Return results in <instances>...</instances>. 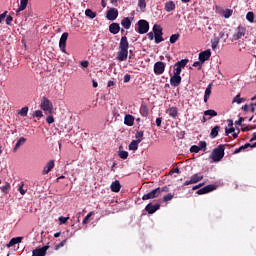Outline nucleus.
<instances>
[{"mask_svg":"<svg viewBox=\"0 0 256 256\" xmlns=\"http://www.w3.org/2000/svg\"><path fill=\"white\" fill-rule=\"evenodd\" d=\"M68 37H69V33H67V32H64L60 37L59 47H60V51H62V53H66L65 49L67 47Z\"/></svg>","mask_w":256,"mask_h":256,"instance_id":"7","label":"nucleus"},{"mask_svg":"<svg viewBox=\"0 0 256 256\" xmlns=\"http://www.w3.org/2000/svg\"><path fill=\"white\" fill-rule=\"evenodd\" d=\"M136 139H141L143 141V131H138L135 134Z\"/></svg>","mask_w":256,"mask_h":256,"instance_id":"57","label":"nucleus"},{"mask_svg":"<svg viewBox=\"0 0 256 256\" xmlns=\"http://www.w3.org/2000/svg\"><path fill=\"white\" fill-rule=\"evenodd\" d=\"M198 148L200 149V151H206L207 150V142L200 141L198 144Z\"/></svg>","mask_w":256,"mask_h":256,"instance_id":"41","label":"nucleus"},{"mask_svg":"<svg viewBox=\"0 0 256 256\" xmlns=\"http://www.w3.org/2000/svg\"><path fill=\"white\" fill-rule=\"evenodd\" d=\"M231 15H233V10L226 9L223 11V17H225V19H229V17H231Z\"/></svg>","mask_w":256,"mask_h":256,"instance_id":"40","label":"nucleus"},{"mask_svg":"<svg viewBox=\"0 0 256 256\" xmlns=\"http://www.w3.org/2000/svg\"><path fill=\"white\" fill-rule=\"evenodd\" d=\"M217 45H219V38H215L214 40H212V49H217Z\"/></svg>","mask_w":256,"mask_h":256,"instance_id":"53","label":"nucleus"},{"mask_svg":"<svg viewBox=\"0 0 256 256\" xmlns=\"http://www.w3.org/2000/svg\"><path fill=\"white\" fill-rule=\"evenodd\" d=\"M243 121H245V117H240L235 123L237 125H241V123H243Z\"/></svg>","mask_w":256,"mask_h":256,"instance_id":"64","label":"nucleus"},{"mask_svg":"<svg viewBox=\"0 0 256 256\" xmlns=\"http://www.w3.org/2000/svg\"><path fill=\"white\" fill-rule=\"evenodd\" d=\"M119 17V10L117 8H110L106 13L108 21H115Z\"/></svg>","mask_w":256,"mask_h":256,"instance_id":"8","label":"nucleus"},{"mask_svg":"<svg viewBox=\"0 0 256 256\" xmlns=\"http://www.w3.org/2000/svg\"><path fill=\"white\" fill-rule=\"evenodd\" d=\"M123 81H124V83H129V81H131V75L126 74V75L124 76Z\"/></svg>","mask_w":256,"mask_h":256,"instance_id":"59","label":"nucleus"},{"mask_svg":"<svg viewBox=\"0 0 256 256\" xmlns=\"http://www.w3.org/2000/svg\"><path fill=\"white\" fill-rule=\"evenodd\" d=\"M23 187H25V184L22 182L20 187L18 188L20 195H25V193H27V190L23 189Z\"/></svg>","mask_w":256,"mask_h":256,"instance_id":"50","label":"nucleus"},{"mask_svg":"<svg viewBox=\"0 0 256 256\" xmlns=\"http://www.w3.org/2000/svg\"><path fill=\"white\" fill-rule=\"evenodd\" d=\"M139 143H141V139L132 140L129 144L130 151H137L139 149Z\"/></svg>","mask_w":256,"mask_h":256,"instance_id":"23","label":"nucleus"},{"mask_svg":"<svg viewBox=\"0 0 256 256\" xmlns=\"http://www.w3.org/2000/svg\"><path fill=\"white\" fill-rule=\"evenodd\" d=\"M153 33L154 35H163V28L160 25L155 24L153 26Z\"/></svg>","mask_w":256,"mask_h":256,"instance_id":"31","label":"nucleus"},{"mask_svg":"<svg viewBox=\"0 0 256 256\" xmlns=\"http://www.w3.org/2000/svg\"><path fill=\"white\" fill-rule=\"evenodd\" d=\"M138 7L143 10L145 7H147V2L145 0H138Z\"/></svg>","mask_w":256,"mask_h":256,"instance_id":"44","label":"nucleus"},{"mask_svg":"<svg viewBox=\"0 0 256 256\" xmlns=\"http://www.w3.org/2000/svg\"><path fill=\"white\" fill-rule=\"evenodd\" d=\"M179 37H181V34L177 33V34H172L170 36V43L171 45L177 43V41H179Z\"/></svg>","mask_w":256,"mask_h":256,"instance_id":"34","label":"nucleus"},{"mask_svg":"<svg viewBox=\"0 0 256 256\" xmlns=\"http://www.w3.org/2000/svg\"><path fill=\"white\" fill-rule=\"evenodd\" d=\"M124 123L128 126V127H133V125H135V117H133V115L128 114L124 117Z\"/></svg>","mask_w":256,"mask_h":256,"instance_id":"20","label":"nucleus"},{"mask_svg":"<svg viewBox=\"0 0 256 256\" xmlns=\"http://www.w3.org/2000/svg\"><path fill=\"white\" fill-rule=\"evenodd\" d=\"M200 151L201 150H200L199 146H197V145H193L190 148V153H199Z\"/></svg>","mask_w":256,"mask_h":256,"instance_id":"49","label":"nucleus"},{"mask_svg":"<svg viewBox=\"0 0 256 256\" xmlns=\"http://www.w3.org/2000/svg\"><path fill=\"white\" fill-rule=\"evenodd\" d=\"M164 9L165 11H167V13H171V11H175V2H173V0L166 2Z\"/></svg>","mask_w":256,"mask_h":256,"instance_id":"22","label":"nucleus"},{"mask_svg":"<svg viewBox=\"0 0 256 256\" xmlns=\"http://www.w3.org/2000/svg\"><path fill=\"white\" fill-rule=\"evenodd\" d=\"M245 33H247V28L243 25H239L236 29V32L233 34V40L239 41V39L245 37Z\"/></svg>","mask_w":256,"mask_h":256,"instance_id":"5","label":"nucleus"},{"mask_svg":"<svg viewBox=\"0 0 256 256\" xmlns=\"http://www.w3.org/2000/svg\"><path fill=\"white\" fill-rule=\"evenodd\" d=\"M155 43H163L165 39L163 38V34L154 35Z\"/></svg>","mask_w":256,"mask_h":256,"instance_id":"38","label":"nucleus"},{"mask_svg":"<svg viewBox=\"0 0 256 256\" xmlns=\"http://www.w3.org/2000/svg\"><path fill=\"white\" fill-rule=\"evenodd\" d=\"M140 114L142 115V117H147V115H149V108L145 104H141Z\"/></svg>","mask_w":256,"mask_h":256,"instance_id":"28","label":"nucleus"},{"mask_svg":"<svg viewBox=\"0 0 256 256\" xmlns=\"http://www.w3.org/2000/svg\"><path fill=\"white\" fill-rule=\"evenodd\" d=\"M187 63H189V59H182L178 62H176V66H179L180 68L187 67Z\"/></svg>","mask_w":256,"mask_h":256,"instance_id":"35","label":"nucleus"},{"mask_svg":"<svg viewBox=\"0 0 256 256\" xmlns=\"http://www.w3.org/2000/svg\"><path fill=\"white\" fill-rule=\"evenodd\" d=\"M156 189H159V195H161L162 193H169V188L168 186H164V187H158Z\"/></svg>","mask_w":256,"mask_h":256,"instance_id":"46","label":"nucleus"},{"mask_svg":"<svg viewBox=\"0 0 256 256\" xmlns=\"http://www.w3.org/2000/svg\"><path fill=\"white\" fill-rule=\"evenodd\" d=\"M212 86H213V84H209L205 90L204 103H207V101H209V97H211V87Z\"/></svg>","mask_w":256,"mask_h":256,"instance_id":"27","label":"nucleus"},{"mask_svg":"<svg viewBox=\"0 0 256 256\" xmlns=\"http://www.w3.org/2000/svg\"><path fill=\"white\" fill-rule=\"evenodd\" d=\"M121 25L124 29H131V19L129 17H125L121 20Z\"/></svg>","mask_w":256,"mask_h":256,"instance_id":"25","label":"nucleus"},{"mask_svg":"<svg viewBox=\"0 0 256 256\" xmlns=\"http://www.w3.org/2000/svg\"><path fill=\"white\" fill-rule=\"evenodd\" d=\"M49 251V246H43L42 248H36L32 251V256H45Z\"/></svg>","mask_w":256,"mask_h":256,"instance_id":"14","label":"nucleus"},{"mask_svg":"<svg viewBox=\"0 0 256 256\" xmlns=\"http://www.w3.org/2000/svg\"><path fill=\"white\" fill-rule=\"evenodd\" d=\"M159 209H161V204L156 203V204H152L149 203L146 207H145V211H147V213H149V215H153V213H155L156 211H159Z\"/></svg>","mask_w":256,"mask_h":256,"instance_id":"11","label":"nucleus"},{"mask_svg":"<svg viewBox=\"0 0 256 256\" xmlns=\"http://www.w3.org/2000/svg\"><path fill=\"white\" fill-rule=\"evenodd\" d=\"M136 33H139L140 35H145V33L149 32V22L147 20H139L137 22V27L135 28Z\"/></svg>","mask_w":256,"mask_h":256,"instance_id":"4","label":"nucleus"},{"mask_svg":"<svg viewBox=\"0 0 256 256\" xmlns=\"http://www.w3.org/2000/svg\"><path fill=\"white\" fill-rule=\"evenodd\" d=\"M193 67H199L198 69H201V67H203V63L201 62V60L196 61L193 63Z\"/></svg>","mask_w":256,"mask_h":256,"instance_id":"58","label":"nucleus"},{"mask_svg":"<svg viewBox=\"0 0 256 256\" xmlns=\"http://www.w3.org/2000/svg\"><path fill=\"white\" fill-rule=\"evenodd\" d=\"M155 75H163L165 73V62L159 61L154 64Z\"/></svg>","mask_w":256,"mask_h":256,"instance_id":"10","label":"nucleus"},{"mask_svg":"<svg viewBox=\"0 0 256 256\" xmlns=\"http://www.w3.org/2000/svg\"><path fill=\"white\" fill-rule=\"evenodd\" d=\"M127 57H129V40L127 39V36H122L119 43L117 60L127 61Z\"/></svg>","mask_w":256,"mask_h":256,"instance_id":"1","label":"nucleus"},{"mask_svg":"<svg viewBox=\"0 0 256 256\" xmlns=\"http://www.w3.org/2000/svg\"><path fill=\"white\" fill-rule=\"evenodd\" d=\"M109 31L112 33V35H117L121 31V26L119 23H112L109 25Z\"/></svg>","mask_w":256,"mask_h":256,"instance_id":"17","label":"nucleus"},{"mask_svg":"<svg viewBox=\"0 0 256 256\" xmlns=\"http://www.w3.org/2000/svg\"><path fill=\"white\" fill-rule=\"evenodd\" d=\"M46 123H48V125H51L52 123H55V118H53V116H48L46 118Z\"/></svg>","mask_w":256,"mask_h":256,"instance_id":"54","label":"nucleus"},{"mask_svg":"<svg viewBox=\"0 0 256 256\" xmlns=\"http://www.w3.org/2000/svg\"><path fill=\"white\" fill-rule=\"evenodd\" d=\"M91 217H93V212H90L85 216V218L82 221L83 225H87V223H89V219H91Z\"/></svg>","mask_w":256,"mask_h":256,"instance_id":"42","label":"nucleus"},{"mask_svg":"<svg viewBox=\"0 0 256 256\" xmlns=\"http://www.w3.org/2000/svg\"><path fill=\"white\" fill-rule=\"evenodd\" d=\"M203 185H205V183H200V184H198L196 186H193L192 190L193 191H197V189H201V187H203Z\"/></svg>","mask_w":256,"mask_h":256,"instance_id":"60","label":"nucleus"},{"mask_svg":"<svg viewBox=\"0 0 256 256\" xmlns=\"http://www.w3.org/2000/svg\"><path fill=\"white\" fill-rule=\"evenodd\" d=\"M12 21H13V17L12 16H7L6 17V25H11Z\"/></svg>","mask_w":256,"mask_h":256,"instance_id":"61","label":"nucleus"},{"mask_svg":"<svg viewBox=\"0 0 256 256\" xmlns=\"http://www.w3.org/2000/svg\"><path fill=\"white\" fill-rule=\"evenodd\" d=\"M223 157H225V144H220L212 151L210 158L214 163H219Z\"/></svg>","mask_w":256,"mask_h":256,"instance_id":"2","label":"nucleus"},{"mask_svg":"<svg viewBox=\"0 0 256 256\" xmlns=\"http://www.w3.org/2000/svg\"><path fill=\"white\" fill-rule=\"evenodd\" d=\"M23 238L21 237H15L10 240V242L7 244V247H13V245H17L18 243H21Z\"/></svg>","mask_w":256,"mask_h":256,"instance_id":"29","label":"nucleus"},{"mask_svg":"<svg viewBox=\"0 0 256 256\" xmlns=\"http://www.w3.org/2000/svg\"><path fill=\"white\" fill-rule=\"evenodd\" d=\"M65 243H67V239L62 240L59 244L55 246V251H58V249H61V247H65Z\"/></svg>","mask_w":256,"mask_h":256,"instance_id":"45","label":"nucleus"},{"mask_svg":"<svg viewBox=\"0 0 256 256\" xmlns=\"http://www.w3.org/2000/svg\"><path fill=\"white\" fill-rule=\"evenodd\" d=\"M251 147V143H246L239 147L240 151H245V149H249Z\"/></svg>","mask_w":256,"mask_h":256,"instance_id":"56","label":"nucleus"},{"mask_svg":"<svg viewBox=\"0 0 256 256\" xmlns=\"http://www.w3.org/2000/svg\"><path fill=\"white\" fill-rule=\"evenodd\" d=\"M157 197H159V189H154L151 192L144 194L142 200L147 201L149 199H157Z\"/></svg>","mask_w":256,"mask_h":256,"instance_id":"12","label":"nucleus"},{"mask_svg":"<svg viewBox=\"0 0 256 256\" xmlns=\"http://www.w3.org/2000/svg\"><path fill=\"white\" fill-rule=\"evenodd\" d=\"M215 189H217V185L215 184H210V185H207L201 189H199L196 194L197 195H205L207 193H211V191H215Z\"/></svg>","mask_w":256,"mask_h":256,"instance_id":"9","label":"nucleus"},{"mask_svg":"<svg viewBox=\"0 0 256 256\" xmlns=\"http://www.w3.org/2000/svg\"><path fill=\"white\" fill-rule=\"evenodd\" d=\"M27 142V138L25 137H20L19 140L16 142L15 147L13 149L14 153H17V151L19 150V147H21V145H25V143Z\"/></svg>","mask_w":256,"mask_h":256,"instance_id":"21","label":"nucleus"},{"mask_svg":"<svg viewBox=\"0 0 256 256\" xmlns=\"http://www.w3.org/2000/svg\"><path fill=\"white\" fill-rule=\"evenodd\" d=\"M226 135H230V133H235V128L232 126L230 128L225 129Z\"/></svg>","mask_w":256,"mask_h":256,"instance_id":"55","label":"nucleus"},{"mask_svg":"<svg viewBox=\"0 0 256 256\" xmlns=\"http://www.w3.org/2000/svg\"><path fill=\"white\" fill-rule=\"evenodd\" d=\"M246 19H247V21H249V23H255V13L248 12L246 14Z\"/></svg>","mask_w":256,"mask_h":256,"instance_id":"37","label":"nucleus"},{"mask_svg":"<svg viewBox=\"0 0 256 256\" xmlns=\"http://www.w3.org/2000/svg\"><path fill=\"white\" fill-rule=\"evenodd\" d=\"M54 167H55V160L48 161L43 168L42 175H49V173L53 171Z\"/></svg>","mask_w":256,"mask_h":256,"instance_id":"13","label":"nucleus"},{"mask_svg":"<svg viewBox=\"0 0 256 256\" xmlns=\"http://www.w3.org/2000/svg\"><path fill=\"white\" fill-rule=\"evenodd\" d=\"M81 67H84L85 69H87V67H89V61H82Z\"/></svg>","mask_w":256,"mask_h":256,"instance_id":"63","label":"nucleus"},{"mask_svg":"<svg viewBox=\"0 0 256 256\" xmlns=\"http://www.w3.org/2000/svg\"><path fill=\"white\" fill-rule=\"evenodd\" d=\"M204 115H209L210 117H217V111L215 110H206L204 111Z\"/></svg>","mask_w":256,"mask_h":256,"instance_id":"39","label":"nucleus"},{"mask_svg":"<svg viewBox=\"0 0 256 256\" xmlns=\"http://www.w3.org/2000/svg\"><path fill=\"white\" fill-rule=\"evenodd\" d=\"M33 117H38V119H41V117H43V111L36 110L33 114Z\"/></svg>","mask_w":256,"mask_h":256,"instance_id":"51","label":"nucleus"},{"mask_svg":"<svg viewBox=\"0 0 256 256\" xmlns=\"http://www.w3.org/2000/svg\"><path fill=\"white\" fill-rule=\"evenodd\" d=\"M110 189L113 193H119L121 191V182H119V180H115L111 183Z\"/></svg>","mask_w":256,"mask_h":256,"instance_id":"18","label":"nucleus"},{"mask_svg":"<svg viewBox=\"0 0 256 256\" xmlns=\"http://www.w3.org/2000/svg\"><path fill=\"white\" fill-rule=\"evenodd\" d=\"M211 59V50H205L199 53V61L205 63V61H209Z\"/></svg>","mask_w":256,"mask_h":256,"instance_id":"15","label":"nucleus"},{"mask_svg":"<svg viewBox=\"0 0 256 256\" xmlns=\"http://www.w3.org/2000/svg\"><path fill=\"white\" fill-rule=\"evenodd\" d=\"M58 220L60 221L61 225H65V223H67V221H69V217L60 216Z\"/></svg>","mask_w":256,"mask_h":256,"instance_id":"52","label":"nucleus"},{"mask_svg":"<svg viewBox=\"0 0 256 256\" xmlns=\"http://www.w3.org/2000/svg\"><path fill=\"white\" fill-rule=\"evenodd\" d=\"M118 155H119L120 159H127V157H129V152L120 151Z\"/></svg>","mask_w":256,"mask_h":256,"instance_id":"43","label":"nucleus"},{"mask_svg":"<svg viewBox=\"0 0 256 256\" xmlns=\"http://www.w3.org/2000/svg\"><path fill=\"white\" fill-rule=\"evenodd\" d=\"M9 189H11V184L9 182H6L5 185L1 186L0 190L4 195L9 194Z\"/></svg>","mask_w":256,"mask_h":256,"instance_id":"30","label":"nucleus"},{"mask_svg":"<svg viewBox=\"0 0 256 256\" xmlns=\"http://www.w3.org/2000/svg\"><path fill=\"white\" fill-rule=\"evenodd\" d=\"M85 15H86V17H89V19H95L97 17V13L93 12V10H91V9H86Z\"/></svg>","mask_w":256,"mask_h":256,"instance_id":"32","label":"nucleus"},{"mask_svg":"<svg viewBox=\"0 0 256 256\" xmlns=\"http://www.w3.org/2000/svg\"><path fill=\"white\" fill-rule=\"evenodd\" d=\"M181 76L174 74L173 76H171L170 78V85L172 87H179L181 85Z\"/></svg>","mask_w":256,"mask_h":256,"instance_id":"16","label":"nucleus"},{"mask_svg":"<svg viewBox=\"0 0 256 256\" xmlns=\"http://www.w3.org/2000/svg\"><path fill=\"white\" fill-rule=\"evenodd\" d=\"M27 113H29V107L25 106L21 110L18 111V115L21 117H27Z\"/></svg>","mask_w":256,"mask_h":256,"instance_id":"36","label":"nucleus"},{"mask_svg":"<svg viewBox=\"0 0 256 256\" xmlns=\"http://www.w3.org/2000/svg\"><path fill=\"white\" fill-rule=\"evenodd\" d=\"M182 68L177 66V64L174 65V75H180L181 76Z\"/></svg>","mask_w":256,"mask_h":256,"instance_id":"48","label":"nucleus"},{"mask_svg":"<svg viewBox=\"0 0 256 256\" xmlns=\"http://www.w3.org/2000/svg\"><path fill=\"white\" fill-rule=\"evenodd\" d=\"M219 131H221V126H215L212 128L210 132L211 139H215L217 135H219Z\"/></svg>","mask_w":256,"mask_h":256,"instance_id":"26","label":"nucleus"},{"mask_svg":"<svg viewBox=\"0 0 256 256\" xmlns=\"http://www.w3.org/2000/svg\"><path fill=\"white\" fill-rule=\"evenodd\" d=\"M166 113L169 115V117H172V119H177V115H179V110H177V107H170L166 110Z\"/></svg>","mask_w":256,"mask_h":256,"instance_id":"19","label":"nucleus"},{"mask_svg":"<svg viewBox=\"0 0 256 256\" xmlns=\"http://www.w3.org/2000/svg\"><path fill=\"white\" fill-rule=\"evenodd\" d=\"M172 199H173V194H171V193H168L167 195H165L163 197L164 203H167L168 201H171Z\"/></svg>","mask_w":256,"mask_h":256,"instance_id":"47","label":"nucleus"},{"mask_svg":"<svg viewBox=\"0 0 256 256\" xmlns=\"http://www.w3.org/2000/svg\"><path fill=\"white\" fill-rule=\"evenodd\" d=\"M147 35H148V39H150V41H153V39H155V33L149 32Z\"/></svg>","mask_w":256,"mask_h":256,"instance_id":"62","label":"nucleus"},{"mask_svg":"<svg viewBox=\"0 0 256 256\" xmlns=\"http://www.w3.org/2000/svg\"><path fill=\"white\" fill-rule=\"evenodd\" d=\"M40 108L46 113V115H51V113H53V102H51L47 97H43Z\"/></svg>","mask_w":256,"mask_h":256,"instance_id":"3","label":"nucleus"},{"mask_svg":"<svg viewBox=\"0 0 256 256\" xmlns=\"http://www.w3.org/2000/svg\"><path fill=\"white\" fill-rule=\"evenodd\" d=\"M232 103H237L238 105H241V103H245V98H241V94H237Z\"/></svg>","mask_w":256,"mask_h":256,"instance_id":"33","label":"nucleus"},{"mask_svg":"<svg viewBox=\"0 0 256 256\" xmlns=\"http://www.w3.org/2000/svg\"><path fill=\"white\" fill-rule=\"evenodd\" d=\"M199 181H203L202 173H196V174L192 175L190 180H186L184 182V186L187 187V185H195V183H199Z\"/></svg>","mask_w":256,"mask_h":256,"instance_id":"6","label":"nucleus"},{"mask_svg":"<svg viewBox=\"0 0 256 256\" xmlns=\"http://www.w3.org/2000/svg\"><path fill=\"white\" fill-rule=\"evenodd\" d=\"M28 3H29V0H20V6L16 10V13H21V11H25V9H27Z\"/></svg>","mask_w":256,"mask_h":256,"instance_id":"24","label":"nucleus"}]
</instances>
